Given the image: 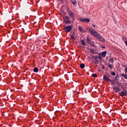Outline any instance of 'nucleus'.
Returning a JSON list of instances; mask_svg holds the SVG:
<instances>
[{"label":"nucleus","mask_w":127,"mask_h":127,"mask_svg":"<svg viewBox=\"0 0 127 127\" xmlns=\"http://www.w3.org/2000/svg\"><path fill=\"white\" fill-rule=\"evenodd\" d=\"M88 29H89V31L90 32V34H91V35H93L94 37L98 38V36L100 35L98 32L94 30H91V29L90 28H88Z\"/></svg>","instance_id":"obj_1"},{"label":"nucleus","mask_w":127,"mask_h":127,"mask_svg":"<svg viewBox=\"0 0 127 127\" xmlns=\"http://www.w3.org/2000/svg\"><path fill=\"white\" fill-rule=\"evenodd\" d=\"M93 58H94V59H95V60H97V59H98V58H99V57H98L97 56H95L94 57H93Z\"/></svg>","instance_id":"obj_25"},{"label":"nucleus","mask_w":127,"mask_h":127,"mask_svg":"<svg viewBox=\"0 0 127 127\" xmlns=\"http://www.w3.org/2000/svg\"><path fill=\"white\" fill-rule=\"evenodd\" d=\"M97 39H99L100 41L101 42H105V39L103 37H102L101 35H99L98 37L97 38Z\"/></svg>","instance_id":"obj_8"},{"label":"nucleus","mask_w":127,"mask_h":127,"mask_svg":"<svg viewBox=\"0 0 127 127\" xmlns=\"http://www.w3.org/2000/svg\"><path fill=\"white\" fill-rule=\"evenodd\" d=\"M64 30L65 32H70V30H72V25L66 26Z\"/></svg>","instance_id":"obj_2"},{"label":"nucleus","mask_w":127,"mask_h":127,"mask_svg":"<svg viewBox=\"0 0 127 127\" xmlns=\"http://www.w3.org/2000/svg\"><path fill=\"white\" fill-rule=\"evenodd\" d=\"M58 0V1H64V0Z\"/></svg>","instance_id":"obj_31"},{"label":"nucleus","mask_w":127,"mask_h":127,"mask_svg":"<svg viewBox=\"0 0 127 127\" xmlns=\"http://www.w3.org/2000/svg\"><path fill=\"white\" fill-rule=\"evenodd\" d=\"M111 75H112V76H116V73H115V72H112Z\"/></svg>","instance_id":"obj_27"},{"label":"nucleus","mask_w":127,"mask_h":127,"mask_svg":"<svg viewBox=\"0 0 127 127\" xmlns=\"http://www.w3.org/2000/svg\"><path fill=\"white\" fill-rule=\"evenodd\" d=\"M80 67L81 69H84L85 68V64H80Z\"/></svg>","instance_id":"obj_13"},{"label":"nucleus","mask_w":127,"mask_h":127,"mask_svg":"<svg viewBox=\"0 0 127 127\" xmlns=\"http://www.w3.org/2000/svg\"><path fill=\"white\" fill-rule=\"evenodd\" d=\"M81 42L82 43V45H83V46H85L86 45V42H85L84 40H81Z\"/></svg>","instance_id":"obj_12"},{"label":"nucleus","mask_w":127,"mask_h":127,"mask_svg":"<svg viewBox=\"0 0 127 127\" xmlns=\"http://www.w3.org/2000/svg\"><path fill=\"white\" fill-rule=\"evenodd\" d=\"M108 66L109 68H110V69H113V65H112V64H108Z\"/></svg>","instance_id":"obj_22"},{"label":"nucleus","mask_w":127,"mask_h":127,"mask_svg":"<svg viewBox=\"0 0 127 127\" xmlns=\"http://www.w3.org/2000/svg\"><path fill=\"white\" fill-rule=\"evenodd\" d=\"M94 27H96V26L95 25H93Z\"/></svg>","instance_id":"obj_33"},{"label":"nucleus","mask_w":127,"mask_h":127,"mask_svg":"<svg viewBox=\"0 0 127 127\" xmlns=\"http://www.w3.org/2000/svg\"><path fill=\"white\" fill-rule=\"evenodd\" d=\"M64 22L65 23H71V21L70 20H66V19H64Z\"/></svg>","instance_id":"obj_10"},{"label":"nucleus","mask_w":127,"mask_h":127,"mask_svg":"<svg viewBox=\"0 0 127 127\" xmlns=\"http://www.w3.org/2000/svg\"><path fill=\"white\" fill-rule=\"evenodd\" d=\"M119 95H120V96H121V97L127 96V92L126 91V90H124V91L119 92Z\"/></svg>","instance_id":"obj_5"},{"label":"nucleus","mask_w":127,"mask_h":127,"mask_svg":"<svg viewBox=\"0 0 127 127\" xmlns=\"http://www.w3.org/2000/svg\"><path fill=\"white\" fill-rule=\"evenodd\" d=\"M90 51H91V52H93V50H92Z\"/></svg>","instance_id":"obj_34"},{"label":"nucleus","mask_w":127,"mask_h":127,"mask_svg":"<svg viewBox=\"0 0 127 127\" xmlns=\"http://www.w3.org/2000/svg\"><path fill=\"white\" fill-rule=\"evenodd\" d=\"M102 54V56L103 58H105L106 57V55H107V52L106 51H104L102 53H101Z\"/></svg>","instance_id":"obj_9"},{"label":"nucleus","mask_w":127,"mask_h":127,"mask_svg":"<svg viewBox=\"0 0 127 127\" xmlns=\"http://www.w3.org/2000/svg\"><path fill=\"white\" fill-rule=\"evenodd\" d=\"M71 39H72L73 40H75L76 38L74 37V35H70Z\"/></svg>","instance_id":"obj_18"},{"label":"nucleus","mask_w":127,"mask_h":127,"mask_svg":"<svg viewBox=\"0 0 127 127\" xmlns=\"http://www.w3.org/2000/svg\"><path fill=\"white\" fill-rule=\"evenodd\" d=\"M89 44H90V45H91L92 46H95V44H94V42H90Z\"/></svg>","instance_id":"obj_24"},{"label":"nucleus","mask_w":127,"mask_h":127,"mask_svg":"<svg viewBox=\"0 0 127 127\" xmlns=\"http://www.w3.org/2000/svg\"><path fill=\"white\" fill-rule=\"evenodd\" d=\"M71 3H72V4H76L77 3V1L76 0H71Z\"/></svg>","instance_id":"obj_19"},{"label":"nucleus","mask_w":127,"mask_h":127,"mask_svg":"<svg viewBox=\"0 0 127 127\" xmlns=\"http://www.w3.org/2000/svg\"><path fill=\"white\" fill-rule=\"evenodd\" d=\"M126 46H127V40L125 42Z\"/></svg>","instance_id":"obj_30"},{"label":"nucleus","mask_w":127,"mask_h":127,"mask_svg":"<svg viewBox=\"0 0 127 127\" xmlns=\"http://www.w3.org/2000/svg\"><path fill=\"white\" fill-rule=\"evenodd\" d=\"M109 62H110V63L112 62L113 63V62H114V59L111 58V59H109Z\"/></svg>","instance_id":"obj_23"},{"label":"nucleus","mask_w":127,"mask_h":127,"mask_svg":"<svg viewBox=\"0 0 127 127\" xmlns=\"http://www.w3.org/2000/svg\"><path fill=\"white\" fill-rule=\"evenodd\" d=\"M33 71H34V72H35V73H37V72H38V67H35L33 69Z\"/></svg>","instance_id":"obj_17"},{"label":"nucleus","mask_w":127,"mask_h":127,"mask_svg":"<svg viewBox=\"0 0 127 127\" xmlns=\"http://www.w3.org/2000/svg\"><path fill=\"white\" fill-rule=\"evenodd\" d=\"M78 19L81 21V22H90V19L88 18L83 19L79 18Z\"/></svg>","instance_id":"obj_4"},{"label":"nucleus","mask_w":127,"mask_h":127,"mask_svg":"<svg viewBox=\"0 0 127 127\" xmlns=\"http://www.w3.org/2000/svg\"><path fill=\"white\" fill-rule=\"evenodd\" d=\"M101 48H102V49H105V48H106V47H105V46L102 45V46H101Z\"/></svg>","instance_id":"obj_29"},{"label":"nucleus","mask_w":127,"mask_h":127,"mask_svg":"<svg viewBox=\"0 0 127 127\" xmlns=\"http://www.w3.org/2000/svg\"><path fill=\"white\" fill-rule=\"evenodd\" d=\"M67 12L68 13V15H69V16L71 17V18H73L74 19H75V17H74V13H73V11H72L71 9H68Z\"/></svg>","instance_id":"obj_3"},{"label":"nucleus","mask_w":127,"mask_h":127,"mask_svg":"<svg viewBox=\"0 0 127 127\" xmlns=\"http://www.w3.org/2000/svg\"><path fill=\"white\" fill-rule=\"evenodd\" d=\"M91 76H92L93 77L96 78L98 77V75L96 73H93L92 74Z\"/></svg>","instance_id":"obj_20"},{"label":"nucleus","mask_w":127,"mask_h":127,"mask_svg":"<svg viewBox=\"0 0 127 127\" xmlns=\"http://www.w3.org/2000/svg\"><path fill=\"white\" fill-rule=\"evenodd\" d=\"M103 80H105V81H106L107 82H111L112 80L109 78L107 75H104L103 76Z\"/></svg>","instance_id":"obj_6"},{"label":"nucleus","mask_w":127,"mask_h":127,"mask_svg":"<svg viewBox=\"0 0 127 127\" xmlns=\"http://www.w3.org/2000/svg\"><path fill=\"white\" fill-rule=\"evenodd\" d=\"M78 30L80 31V32H83V29L81 26H78Z\"/></svg>","instance_id":"obj_14"},{"label":"nucleus","mask_w":127,"mask_h":127,"mask_svg":"<svg viewBox=\"0 0 127 127\" xmlns=\"http://www.w3.org/2000/svg\"><path fill=\"white\" fill-rule=\"evenodd\" d=\"M102 57H103V55L102 53H100L98 56V59L101 60L102 59Z\"/></svg>","instance_id":"obj_11"},{"label":"nucleus","mask_w":127,"mask_h":127,"mask_svg":"<svg viewBox=\"0 0 127 127\" xmlns=\"http://www.w3.org/2000/svg\"><path fill=\"white\" fill-rule=\"evenodd\" d=\"M120 78V76L119 75H116L115 78H114L115 81H118L119 80V78Z\"/></svg>","instance_id":"obj_15"},{"label":"nucleus","mask_w":127,"mask_h":127,"mask_svg":"<svg viewBox=\"0 0 127 127\" xmlns=\"http://www.w3.org/2000/svg\"><path fill=\"white\" fill-rule=\"evenodd\" d=\"M75 32H73L72 35H75Z\"/></svg>","instance_id":"obj_32"},{"label":"nucleus","mask_w":127,"mask_h":127,"mask_svg":"<svg viewBox=\"0 0 127 127\" xmlns=\"http://www.w3.org/2000/svg\"><path fill=\"white\" fill-rule=\"evenodd\" d=\"M65 19H67V20H69L70 19V17L66 16H65Z\"/></svg>","instance_id":"obj_26"},{"label":"nucleus","mask_w":127,"mask_h":127,"mask_svg":"<svg viewBox=\"0 0 127 127\" xmlns=\"http://www.w3.org/2000/svg\"><path fill=\"white\" fill-rule=\"evenodd\" d=\"M113 90H115V92L116 93H119V92L121 91V89H120V87L116 86L113 87Z\"/></svg>","instance_id":"obj_7"},{"label":"nucleus","mask_w":127,"mask_h":127,"mask_svg":"<svg viewBox=\"0 0 127 127\" xmlns=\"http://www.w3.org/2000/svg\"><path fill=\"white\" fill-rule=\"evenodd\" d=\"M125 73H127V66L125 67Z\"/></svg>","instance_id":"obj_28"},{"label":"nucleus","mask_w":127,"mask_h":127,"mask_svg":"<svg viewBox=\"0 0 127 127\" xmlns=\"http://www.w3.org/2000/svg\"><path fill=\"white\" fill-rule=\"evenodd\" d=\"M86 42L87 43H90V38H89V37H87L86 38Z\"/></svg>","instance_id":"obj_21"},{"label":"nucleus","mask_w":127,"mask_h":127,"mask_svg":"<svg viewBox=\"0 0 127 127\" xmlns=\"http://www.w3.org/2000/svg\"><path fill=\"white\" fill-rule=\"evenodd\" d=\"M118 86H121V84H118Z\"/></svg>","instance_id":"obj_35"},{"label":"nucleus","mask_w":127,"mask_h":127,"mask_svg":"<svg viewBox=\"0 0 127 127\" xmlns=\"http://www.w3.org/2000/svg\"><path fill=\"white\" fill-rule=\"evenodd\" d=\"M122 76L125 78V79H126L127 80V74H122Z\"/></svg>","instance_id":"obj_16"}]
</instances>
